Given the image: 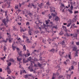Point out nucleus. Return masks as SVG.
Listing matches in <instances>:
<instances>
[{
    "instance_id": "nucleus-1",
    "label": "nucleus",
    "mask_w": 79,
    "mask_h": 79,
    "mask_svg": "<svg viewBox=\"0 0 79 79\" xmlns=\"http://www.w3.org/2000/svg\"><path fill=\"white\" fill-rule=\"evenodd\" d=\"M6 21H5V19H3L2 20V22L3 23L4 25H5V26H6V22H8L9 21L8 20V18H6Z\"/></svg>"
},
{
    "instance_id": "nucleus-2",
    "label": "nucleus",
    "mask_w": 79,
    "mask_h": 79,
    "mask_svg": "<svg viewBox=\"0 0 79 79\" xmlns=\"http://www.w3.org/2000/svg\"><path fill=\"white\" fill-rule=\"evenodd\" d=\"M59 72H58V71L56 72V74L53 73V75L52 76L53 77H56V76H59Z\"/></svg>"
},
{
    "instance_id": "nucleus-3",
    "label": "nucleus",
    "mask_w": 79,
    "mask_h": 79,
    "mask_svg": "<svg viewBox=\"0 0 79 79\" xmlns=\"http://www.w3.org/2000/svg\"><path fill=\"white\" fill-rule=\"evenodd\" d=\"M21 52H22V51L20 52V53L19 54V55L20 57H21V58H24V55L22 54L21 53Z\"/></svg>"
},
{
    "instance_id": "nucleus-4",
    "label": "nucleus",
    "mask_w": 79,
    "mask_h": 79,
    "mask_svg": "<svg viewBox=\"0 0 79 79\" xmlns=\"http://www.w3.org/2000/svg\"><path fill=\"white\" fill-rule=\"evenodd\" d=\"M71 74H70V75L67 74V79H71Z\"/></svg>"
},
{
    "instance_id": "nucleus-5",
    "label": "nucleus",
    "mask_w": 79,
    "mask_h": 79,
    "mask_svg": "<svg viewBox=\"0 0 79 79\" xmlns=\"http://www.w3.org/2000/svg\"><path fill=\"white\" fill-rule=\"evenodd\" d=\"M23 63H26L28 62V60H26L25 59H23Z\"/></svg>"
},
{
    "instance_id": "nucleus-6",
    "label": "nucleus",
    "mask_w": 79,
    "mask_h": 79,
    "mask_svg": "<svg viewBox=\"0 0 79 79\" xmlns=\"http://www.w3.org/2000/svg\"><path fill=\"white\" fill-rule=\"evenodd\" d=\"M55 51V49H54V48H53L50 50V52H51L52 53H54Z\"/></svg>"
},
{
    "instance_id": "nucleus-7",
    "label": "nucleus",
    "mask_w": 79,
    "mask_h": 79,
    "mask_svg": "<svg viewBox=\"0 0 79 79\" xmlns=\"http://www.w3.org/2000/svg\"><path fill=\"white\" fill-rule=\"evenodd\" d=\"M56 15H57V13L56 12L55 13V14H53V13H51V15H52V16H53V17H55Z\"/></svg>"
},
{
    "instance_id": "nucleus-8",
    "label": "nucleus",
    "mask_w": 79,
    "mask_h": 79,
    "mask_svg": "<svg viewBox=\"0 0 79 79\" xmlns=\"http://www.w3.org/2000/svg\"><path fill=\"white\" fill-rule=\"evenodd\" d=\"M60 7L61 8V9H63V8L65 7V6L64 5V4H61V5L60 6Z\"/></svg>"
},
{
    "instance_id": "nucleus-9",
    "label": "nucleus",
    "mask_w": 79,
    "mask_h": 79,
    "mask_svg": "<svg viewBox=\"0 0 79 79\" xmlns=\"http://www.w3.org/2000/svg\"><path fill=\"white\" fill-rule=\"evenodd\" d=\"M42 3H41V4L39 5L38 6L40 8H43V7H42Z\"/></svg>"
},
{
    "instance_id": "nucleus-10",
    "label": "nucleus",
    "mask_w": 79,
    "mask_h": 79,
    "mask_svg": "<svg viewBox=\"0 0 79 79\" xmlns=\"http://www.w3.org/2000/svg\"><path fill=\"white\" fill-rule=\"evenodd\" d=\"M59 19V17H58L56 16L55 18V21H58Z\"/></svg>"
},
{
    "instance_id": "nucleus-11",
    "label": "nucleus",
    "mask_w": 79,
    "mask_h": 79,
    "mask_svg": "<svg viewBox=\"0 0 79 79\" xmlns=\"http://www.w3.org/2000/svg\"><path fill=\"white\" fill-rule=\"evenodd\" d=\"M7 72L8 74H10L11 73V71L10 69L7 70Z\"/></svg>"
},
{
    "instance_id": "nucleus-12",
    "label": "nucleus",
    "mask_w": 79,
    "mask_h": 79,
    "mask_svg": "<svg viewBox=\"0 0 79 79\" xmlns=\"http://www.w3.org/2000/svg\"><path fill=\"white\" fill-rule=\"evenodd\" d=\"M3 42H4V43H6L8 42V39H6V40H2Z\"/></svg>"
},
{
    "instance_id": "nucleus-13",
    "label": "nucleus",
    "mask_w": 79,
    "mask_h": 79,
    "mask_svg": "<svg viewBox=\"0 0 79 79\" xmlns=\"http://www.w3.org/2000/svg\"><path fill=\"white\" fill-rule=\"evenodd\" d=\"M7 3L8 4V5H9L7 7V8H10V3H11V2H10L9 3H8V2H7Z\"/></svg>"
},
{
    "instance_id": "nucleus-14",
    "label": "nucleus",
    "mask_w": 79,
    "mask_h": 79,
    "mask_svg": "<svg viewBox=\"0 0 79 79\" xmlns=\"http://www.w3.org/2000/svg\"><path fill=\"white\" fill-rule=\"evenodd\" d=\"M31 6H32L34 7V8L35 9L36 8V6H35L34 5V4H33V3H31Z\"/></svg>"
},
{
    "instance_id": "nucleus-15",
    "label": "nucleus",
    "mask_w": 79,
    "mask_h": 79,
    "mask_svg": "<svg viewBox=\"0 0 79 79\" xmlns=\"http://www.w3.org/2000/svg\"><path fill=\"white\" fill-rule=\"evenodd\" d=\"M38 66H39L40 68H41V67H42V64H40V63L39 62L38 63Z\"/></svg>"
},
{
    "instance_id": "nucleus-16",
    "label": "nucleus",
    "mask_w": 79,
    "mask_h": 79,
    "mask_svg": "<svg viewBox=\"0 0 79 79\" xmlns=\"http://www.w3.org/2000/svg\"><path fill=\"white\" fill-rule=\"evenodd\" d=\"M17 60L18 61H19V62H20V61H21V60H22V58H20L19 59V58L18 57L17 58Z\"/></svg>"
},
{
    "instance_id": "nucleus-17",
    "label": "nucleus",
    "mask_w": 79,
    "mask_h": 79,
    "mask_svg": "<svg viewBox=\"0 0 79 79\" xmlns=\"http://www.w3.org/2000/svg\"><path fill=\"white\" fill-rule=\"evenodd\" d=\"M68 11H69V12H70V14H73V11H72V10H69V9H68Z\"/></svg>"
},
{
    "instance_id": "nucleus-18",
    "label": "nucleus",
    "mask_w": 79,
    "mask_h": 79,
    "mask_svg": "<svg viewBox=\"0 0 79 79\" xmlns=\"http://www.w3.org/2000/svg\"><path fill=\"white\" fill-rule=\"evenodd\" d=\"M29 15V16L31 17H32V16L33 15H32V13H30V12H29L28 14V15Z\"/></svg>"
},
{
    "instance_id": "nucleus-19",
    "label": "nucleus",
    "mask_w": 79,
    "mask_h": 79,
    "mask_svg": "<svg viewBox=\"0 0 79 79\" xmlns=\"http://www.w3.org/2000/svg\"><path fill=\"white\" fill-rule=\"evenodd\" d=\"M3 48L4 52H6V50H7V48H6V47L5 46H4L3 47Z\"/></svg>"
},
{
    "instance_id": "nucleus-20",
    "label": "nucleus",
    "mask_w": 79,
    "mask_h": 79,
    "mask_svg": "<svg viewBox=\"0 0 79 79\" xmlns=\"http://www.w3.org/2000/svg\"><path fill=\"white\" fill-rule=\"evenodd\" d=\"M10 61H11V62H13V63H14V62H15V60H13V58L10 59Z\"/></svg>"
},
{
    "instance_id": "nucleus-21",
    "label": "nucleus",
    "mask_w": 79,
    "mask_h": 79,
    "mask_svg": "<svg viewBox=\"0 0 79 79\" xmlns=\"http://www.w3.org/2000/svg\"><path fill=\"white\" fill-rule=\"evenodd\" d=\"M77 50V48L76 47H74L73 48V51H74L75 52H76Z\"/></svg>"
},
{
    "instance_id": "nucleus-22",
    "label": "nucleus",
    "mask_w": 79,
    "mask_h": 79,
    "mask_svg": "<svg viewBox=\"0 0 79 79\" xmlns=\"http://www.w3.org/2000/svg\"><path fill=\"white\" fill-rule=\"evenodd\" d=\"M13 45V44L12 45V48H13V50L15 51V48H16V47L14 46Z\"/></svg>"
},
{
    "instance_id": "nucleus-23",
    "label": "nucleus",
    "mask_w": 79,
    "mask_h": 79,
    "mask_svg": "<svg viewBox=\"0 0 79 79\" xmlns=\"http://www.w3.org/2000/svg\"><path fill=\"white\" fill-rule=\"evenodd\" d=\"M34 61H39V59L35 57L34 58Z\"/></svg>"
},
{
    "instance_id": "nucleus-24",
    "label": "nucleus",
    "mask_w": 79,
    "mask_h": 79,
    "mask_svg": "<svg viewBox=\"0 0 79 79\" xmlns=\"http://www.w3.org/2000/svg\"><path fill=\"white\" fill-rule=\"evenodd\" d=\"M32 64H33L32 63V62L31 63V65H30L28 67V68L29 69H30L31 68H31H32Z\"/></svg>"
},
{
    "instance_id": "nucleus-25",
    "label": "nucleus",
    "mask_w": 79,
    "mask_h": 79,
    "mask_svg": "<svg viewBox=\"0 0 79 79\" xmlns=\"http://www.w3.org/2000/svg\"><path fill=\"white\" fill-rule=\"evenodd\" d=\"M23 49H24L25 51H26V45H24L23 46Z\"/></svg>"
},
{
    "instance_id": "nucleus-26",
    "label": "nucleus",
    "mask_w": 79,
    "mask_h": 79,
    "mask_svg": "<svg viewBox=\"0 0 79 79\" xmlns=\"http://www.w3.org/2000/svg\"><path fill=\"white\" fill-rule=\"evenodd\" d=\"M59 68V69L57 70V72H58V71H59V69H60V66H59V65H57L56 67V68Z\"/></svg>"
},
{
    "instance_id": "nucleus-27",
    "label": "nucleus",
    "mask_w": 79,
    "mask_h": 79,
    "mask_svg": "<svg viewBox=\"0 0 79 79\" xmlns=\"http://www.w3.org/2000/svg\"><path fill=\"white\" fill-rule=\"evenodd\" d=\"M73 64H75V65H77V62H75L74 61H73Z\"/></svg>"
},
{
    "instance_id": "nucleus-28",
    "label": "nucleus",
    "mask_w": 79,
    "mask_h": 79,
    "mask_svg": "<svg viewBox=\"0 0 79 79\" xmlns=\"http://www.w3.org/2000/svg\"><path fill=\"white\" fill-rule=\"evenodd\" d=\"M66 73H68L69 71H71V69L70 68H69V70L68 71L66 70Z\"/></svg>"
},
{
    "instance_id": "nucleus-29",
    "label": "nucleus",
    "mask_w": 79,
    "mask_h": 79,
    "mask_svg": "<svg viewBox=\"0 0 79 79\" xmlns=\"http://www.w3.org/2000/svg\"><path fill=\"white\" fill-rule=\"evenodd\" d=\"M28 33H29V35H32L31 34V30H30L29 31H28Z\"/></svg>"
},
{
    "instance_id": "nucleus-30",
    "label": "nucleus",
    "mask_w": 79,
    "mask_h": 79,
    "mask_svg": "<svg viewBox=\"0 0 79 79\" xmlns=\"http://www.w3.org/2000/svg\"><path fill=\"white\" fill-rule=\"evenodd\" d=\"M6 79H12V78H11V76H9V77H8Z\"/></svg>"
},
{
    "instance_id": "nucleus-31",
    "label": "nucleus",
    "mask_w": 79,
    "mask_h": 79,
    "mask_svg": "<svg viewBox=\"0 0 79 79\" xmlns=\"http://www.w3.org/2000/svg\"><path fill=\"white\" fill-rule=\"evenodd\" d=\"M53 28H55V29H57V27H55V26H53L52 27V30H53Z\"/></svg>"
},
{
    "instance_id": "nucleus-32",
    "label": "nucleus",
    "mask_w": 79,
    "mask_h": 79,
    "mask_svg": "<svg viewBox=\"0 0 79 79\" xmlns=\"http://www.w3.org/2000/svg\"><path fill=\"white\" fill-rule=\"evenodd\" d=\"M74 37H77V34H75L73 36Z\"/></svg>"
},
{
    "instance_id": "nucleus-33",
    "label": "nucleus",
    "mask_w": 79,
    "mask_h": 79,
    "mask_svg": "<svg viewBox=\"0 0 79 79\" xmlns=\"http://www.w3.org/2000/svg\"><path fill=\"white\" fill-rule=\"evenodd\" d=\"M27 77H28V75H27V74H25V79H27Z\"/></svg>"
},
{
    "instance_id": "nucleus-34",
    "label": "nucleus",
    "mask_w": 79,
    "mask_h": 79,
    "mask_svg": "<svg viewBox=\"0 0 79 79\" xmlns=\"http://www.w3.org/2000/svg\"><path fill=\"white\" fill-rule=\"evenodd\" d=\"M39 60H40V61H42V60H43V59H42V57H40L39 59Z\"/></svg>"
},
{
    "instance_id": "nucleus-35",
    "label": "nucleus",
    "mask_w": 79,
    "mask_h": 79,
    "mask_svg": "<svg viewBox=\"0 0 79 79\" xmlns=\"http://www.w3.org/2000/svg\"><path fill=\"white\" fill-rule=\"evenodd\" d=\"M31 56H30L28 58H27V60H28V61H31Z\"/></svg>"
},
{
    "instance_id": "nucleus-36",
    "label": "nucleus",
    "mask_w": 79,
    "mask_h": 79,
    "mask_svg": "<svg viewBox=\"0 0 79 79\" xmlns=\"http://www.w3.org/2000/svg\"><path fill=\"white\" fill-rule=\"evenodd\" d=\"M50 11L51 12H53V9L51 8V6H50Z\"/></svg>"
},
{
    "instance_id": "nucleus-37",
    "label": "nucleus",
    "mask_w": 79,
    "mask_h": 79,
    "mask_svg": "<svg viewBox=\"0 0 79 79\" xmlns=\"http://www.w3.org/2000/svg\"><path fill=\"white\" fill-rule=\"evenodd\" d=\"M69 59H70V60H71L72 58H71V54H69Z\"/></svg>"
},
{
    "instance_id": "nucleus-38",
    "label": "nucleus",
    "mask_w": 79,
    "mask_h": 79,
    "mask_svg": "<svg viewBox=\"0 0 79 79\" xmlns=\"http://www.w3.org/2000/svg\"><path fill=\"white\" fill-rule=\"evenodd\" d=\"M6 69L7 71H8V70H10V68H9V66H7V67L6 68Z\"/></svg>"
},
{
    "instance_id": "nucleus-39",
    "label": "nucleus",
    "mask_w": 79,
    "mask_h": 79,
    "mask_svg": "<svg viewBox=\"0 0 79 79\" xmlns=\"http://www.w3.org/2000/svg\"><path fill=\"white\" fill-rule=\"evenodd\" d=\"M62 28L63 29H66V27L62 25Z\"/></svg>"
},
{
    "instance_id": "nucleus-40",
    "label": "nucleus",
    "mask_w": 79,
    "mask_h": 79,
    "mask_svg": "<svg viewBox=\"0 0 79 79\" xmlns=\"http://www.w3.org/2000/svg\"><path fill=\"white\" fill-rule=\"evenodd\" d=\"M66 61L67 63H69V62H70V60H69V59H68L66 60Z\"/></svg>"
},
{
    "instance_id": "nucleus-41",
    "label": "nucleus",
    "mask_w": 79,
    "mask_h": 79,
    "mask_svg": "<svg viewBox=\"0 0 79 79\" xmlns=\"http://www.w3.org/2000/svg\"><path fill=\"white\" fill-rule=\"evenodd\" d=\"M23 73V70H20V74L21 75H22Z\"/></svg>"
},
{
    "instance_id": "nucleus-42",
    "label": "nucleus",
    "mask_w": 79,
    "mask_h": 79,
    "mask_svg": "<svg viewBox=\"0 0 79 79\" xmlns=\"http://www.w3.org/2000/svg\"><path fill=\"white\" fill-rule=\"evenodd\" d=\"M79 13V12H78V11L77 10V11L76 10H75V12L74 13V14H76L77 13Z\"/></svg>"
},
{
    "instance_id": "nucleus-43",
    "label": "nucleus",
    "mask_w": 79,
    "mask_h": 79,
    "mask_svg": "<svg viewBox=\"0 0 79 79\" xmlns=\"http://www.w3.org/2000/svg\"><path fill=\"white\" fill-rule=\"evenodd\" d=\"M11 62H9V63H7V65H8L9 66H11Z\"/></svg>"
},
{
    "instance_id": "nucleus-44",
    "label": "nucleus",
    "mask_w": 79,
    "mask_h": 79,
    "mask_svg": "<svg viewBox=\"0 0 79 79\" xmlns=\"http://www.w3.org/2000/svg\"><path fill=\"white\" fill-rule=\"evenodd\" d=\"M54 44L55 46H56V49L57 50V48H58V44H57L55 43Z\"/></svg>"
},
{
    "instance_id": "nucleus-45",
    "label": "nucleus",
    "mask_w": 79,
    "mask_h": 79,
    "mask_svg": "<svg viewBox=\"0 0 79 79\" xmlns=\"http://www.w3.org/2000/svg\"><path fill=\"white\" fill-rule=\"evenodd\" d=\"M70 8L71 10H73V5L71 6Z\"/></svg>"
},
{
    "instance_id": "nucleus-46",
    "label": "nucleus",
    "mask_w": 79,
    "mask_h": 79,
    "mask_svg": "<svg viewBox=\"0 0 79 79\" xmlns=\"http://www.w3.org/2000/svg\"><path fill=\"white\" fill-rule=\"evenodd\" d=\"M22 31H23V32H24V30L23 29V28L20 29V32H22Z\"/></svg>"
},
{
    "instance_id": "nucleus-47",
    "label": "nucleus",
    "mask_w": 79,
    "mask_h": 79,
    "mask_svg": "<svg viewBox=\"0 0 79 79\" xmlns=\"http://www.w3.org/2000/svg\"><path fill=\"white\" fill-rule=\"evenodd\" d=\"M45 23H46V24H48L49 23V22L47 20H46V21H45Z\"/></svg>"
},
{
    "instance_id": "nucleus-48",
    "label": "nucleus",
    "mask_w": 79,
    "mask_h": 79,
    "mask_svg": "<svg viewBox=\"0 0 79 79\" xmlns=\"http://www.w3.org/2000/svg\"><path fill=\"white\" fill-rule=\"evenodd\" d=\"M43 25L44 26V27H43V28H45V27H47V25L44 24V23H43Z\"/></svg>"
},
{
    "instance_id": "nucleus-49",
    "label": "nucleus",
    "mask_w": 79,
    "mask_h": 79,
    "mask_svg": "<svg viewBox=\"0 0 79 79\" xmlns=\"http://www.w3.org/2000/svg\"><path fill=\"white\" fill-rule=\"evenodd\" d=\"M5 16H7V13H8V11H6L5 12Z\"/></svg>"
},
{
    "instance_id": "nucleus-50",
    "label": "nucleus",
    "mask_w": 79,
    "mask_h": 79,
    "mask_svg": "<svg viewBox=\"0 0 79 79\" xmlns=\"http://www.w3.org/2000/svg\"><path fill=\"white\" fill-rule=\"evenodd\" d=\"M62 45V47H63V48H64V47H66V45L64 44H63Z\"/></svg>"
},
{
    "instance_id": "nucleus-51",
    "label": "nucleus",
    "mask_w": 79,
    "mask_h": 79,
    "mask_svg": "<svg viewBox=\"0 0 79 79\" xmlns=\"http://www.w3.org/2000/svg\"><path fill=\"white\" fill-rule=\"evenodd\" d=\"M73 20L75 22H76V21H77V18H73Z\"/></svg>"
},
{
    "instance_id": "nucleus-52",
    "label": "nucleus",
    "mask_w": 79,
    "mask_h": 79,
    "mask_svg": "<svg viewBox=\"0 0 79 79\" xmlns=\"http://www.w3.org/2000/svg\"><path fill=\"white\" fill-rule=\"evenodd\" d=\"M13 30L15 31L16 30V28L15 27H13Z\"/></svg>"
},
{
    "instance_id": "nucleus-53",
    "label": "nucleus",
    "mask_w": 79,
    "mask_h": 79,
    "mask_svg": "<svg viewBox=\"0 0 79 79\" xmlns=\"http://www.w3.org/2000/svg\"><path fill=\"white\" fill-rule=\"evenodd\" d=\"M37 69L36 68H35L34 70H33V73H35V70Z\"/></svg>"
},
{
    "instance_id": "nucleus-54",
    "label": "nucleus",
    "mask_w": 79,
    "mask_h": 79,
    "mask_svg": "<svg viewBox=\"0 0 79 79\" xmlns=\"http://www.w3.org/2000/svg\"><path fill=\"white\" fill-rule=\"evenodd\" d=\"M64 31L66 32H68V29L66 28V29H64Z\"/></svg>"
},
{
    "instance_id": "nucleus-55",
    "label": "nucleus",
    "mask_w": 79,
    "mask_h": 79,
    "mask_svg": "<svg viewBox=\"0 0 79 79\" xmlns=\"http://www.w3.org/2000/svg\"><path fill=\"white\" fill-rule=\"evenodd\" d=\"M68 3H69L70 4L71 6L73 5V2H68Z\"/></svg>"
},
{
    "instance_id": "nucleus-56",
    "label": "nucleus",
    "mask_w": 79,
    "mask_h": 79,
    "mask_svg": "<svg viewBox=\"0 0 79 79\" xmlns=\"http://www.w3.org/2000/svg\"><path fill=\"white\" fill-rule=\"evenodd\" d=\"M78 54H75V57H77V56H78Z\"/></svg>"
},
{
    "instance_id": "nucleus-57",
    "label": "nucleus",
    "mask_w": 79,
    "mask_h": 79,
    "mask_svg": "<svg viewBox=\"0 0 79 79\" xmlns=\"http://www.w3.org/2000/svg\"><path fill=\"white\" fill-rule=\"evenodd\" d=\"M47 5H48V6H50V3H49V2H48L47 3H46Z\"/></svg>"
},
{
    "instance_id": "nucleus-58",
    "label": "nucleus",
    "mask_w": 79,
    "mask_h": 79,
    "mask_svg": "<svg viewBox=\"0 0 79 79\" xmlns=\"http://www.w3.org/2000/svg\"><path fill=\"white\" fill-rule=\"evenodd\" d=\"M17 11H18V13H19V12H21V10H19V9H18V10Z\"/></svg>"
},
{
    "instance_id": "nucleus-59",
    "label": "nucleus",
    "mask_w": 79,
    "mask_h": 79,
    "mask_svg": "<svg viewBox=\"0 0 79 79\" xmlns=\"http://www.w3.org/2000/svg\"><path fill=\"white\" fill-rule=\"evenodd\" d=\"M30 72H32L34 71V69H31L30 70Z\"/></svg>"
},
{
    "instance_id": "nucleus-60",
    "label": "nucleus",
    "mask_w": 79,
    "mask_h": 79,
    "mask_svg": "<svg viewBox=\"0 0 79 79\" xmlns=\"http://www.w3.org/2000/svg\"><path fill=\"white\" fill-rule=\"evenodd\" d=\"M19 7L18 6H15V9H18Z\"/></svg>"
},
{
    "instance_id": "nucleus-61",
    "label": "nucleus",
    "mask_w": 79,
    "mask_h": 79,
    "mask_svg": "<svg viewBox=\"0 0 79 79\" xmlns=\"http://www.w3.org/2000/svg\"><path fill=\"white\" fill-rule=\"evenodd\" d=\"M23 73H25V74H26V70H24L23 71Z\"/></svg>"
},
{
    "instance_id": "nucleus-62",
    "label": "nucleus",
    "mask_w": 79,
    "mask_h": 79,
    "mask_svg": "<svg viewBox=\"0 0 79 79\" xmlns=\"http://www.w3.org/2000/svg\"><path fill=\"white\" fill-rule=\"evenodd\" d=\"M76 44L77 45H79V42H77L76 43Z\"/></svg>"
},
{
    "instance_id": "nucleus-63",
    "label": "nucleus",
    "mask_w": 79,
    "mask_h": 79,
    "mask_svg": "<svg viewBox=\"0 0 79 79\" xmlns=\"http://www.w3.org/2000/svg\"><path fill=\"white\" fill-rule=\"evenodd\" d=\"M64 40L62 41V45H63V44H64Z\"/></svg>"
},
{
    "instance_id": "nucleus-64",
    "label": "nucleus",
    "mask_w": 79,
    "mask_h": 79,
    "mask_svg": "<svg viewBox=\"0 0 79 79\" xmlns=\"http://www.w3.org/2000/svg\"><path fill=\"white\" fill-rule=\"evenodd\" d=\"M71 67H72V68H71V69H74V66L72 65L71 66Z\"/></svg>"
}]
</instances>
